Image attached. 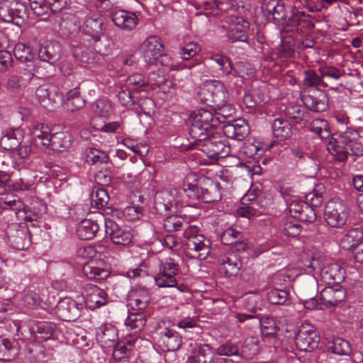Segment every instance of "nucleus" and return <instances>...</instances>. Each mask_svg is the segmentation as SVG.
Wrapping results in <instances>:
<instances>
[{
  "label": "nucleus",
  "mask_w": 363,
  "mask_h": 363,
  "mask_svg": "<svg viewBox=\"0 0 363 363\" xmlns=\"http://www.w3.org/2000/svg\"><path fill=\"white\" fill-rule=\"evenodd\" d=\"M220 184L210 178L188 174L183 182V191L192 201L205 203L216 202L221 199Z\"/></svg>",
  "instance_id": "f257e3e1"
},
{
  "label": "nucleus",
  "mask_w": 363,
  "mask_h": 363,
  "mask_svg": "<svg viewBox=\"0 0 363 363\" xmlns=\"http://www.w3.org/2000/svg\"><path fill=\"white\" fill-rule=\"evenodd\" d=\"M332 136L328 143V150L338 162H345L349 155H363V145L359 141L357 130L347 128L343 133Z\"/></svg>",
  "instance_id": "f03ea898"
},
{
  "label": "nucleus",
  "mask_w": 363,
  "mask_h": 363,
  "mask_svg": "<svg viewBox=\"0 0 363 363\" xmlns=\"http://www.w3.org/2000/svg\"><path fill=\"white\" fill-rule=\"evenodd\" d=\"M184 250L186 256L191 259H206L210 255L211 242L201 234H196L193 229L184 233Z\"/></svg>",
  "instance_id": "7ed1b4c3"
},
{
  "label": "nucleus",
  "mask_w": 363,
  "mask_h": 363,
  "mask_svg": "<svg viewBox=\"0 0 363 363\" xmlns=\"http://www.w3.org/2000/svg\"><path fill=\"white\" fill-rule=\"evenodd\" d=\"M210 60L218 65L219 74L221 77H225V82L229 89L240 86L244 83L245 77L240 69L242 62L233 67L229 57L218 53L211 55Z\"/></svg>",
  "instance_id": "20e7f679"
},
{
  "label": "nucleus",
  "mask_w": 363,
  "mask_h": 363,
  "mask_svg": "<svg viewBox=\"0 0 363 363\" xmlns=\"http://www.w3.org/2000/svg\"><path fill=\"white\" fill-rule=\"evenodd\" d=\"M196 148L202 151L208 158L218 160L227 157L230 153V145L225 136L217 130L200 143Z\"/></svg>",
  "instance_id": "39448f33"
},
{
  "label": "nucleus",
  "mask_w": 363,
  "mask_h": 363,
  "mask_svg": "<svg viewBox=\"0 0 363 363\" xmlns=\"http://www.w3.org/2000/svg\"><path fill=\"white\" fill-rule=\"evenodd\" d=\"M349 215L347 205L340 199L330 200L325 206L324 216L328 225L341 228L346 223Z\"/></svg>",
  "instance_id": "423d86ee"
},
{
  "label": "nucleus",
  "mask_w": 363,
  "mask_h": 363,
  "mask_svg": "<svg viewBox=\"0 0 363 363\" xmlns=\"http://www.w3.org/2000/svg\"><path fill=\"white\" fill-rule=\"evenodd\" d=\"M179 272V265L173 259L161 260L158 265V272L154 277L155 284L160 288L177 287L176 276Z\"/></svg>",
  "instance_id": "0eeeda50"
},
{
  "label": "nucleus",
  "mask_w": 363,
  "mask_h": 363,
  "mask_svg": "<svg viewBox=\"0 0 363 363\" xmlns=\"http://www.w3.org/2000/svg\"><path fill=\"white\" fill-rule=\"evenodd\" d=\"M28 17L27 6L19 0H4L0 4V18L5 22L21 26Z\"/></svg>",
  "instance_id": "6e6552de"
},
{
  "label": "nucleus",
  "mask_w": 363,
  "mask_h": 363,
  "mask_svg": "<svg viewBox=\"0 0 363 363\" xmlns=\"http://www.w3.org/2000/svg\"><path fill=\"white\" fill-rule=\"evenodd\" d=\"M6 235L11 247L15 250H26L31 244L30 233L27 224L24 223L9 225Z\"/></svg>",
  "instance_id": "1a4fd4ad"
},
{
  "label": "nucleus",
  "mask_w": 363,
  "mask_h": 363,
  "mask_svg": "<svg viewBox=\"0 0 363 363\" xmlns=\"http://www.w3.org/2000/svg\"><path fill=\"white\" fill-rule=\"evenodd\" d=\"M104 223L106 235L114 245L128 246L132 242L133 234L128 227L111 219L105 220Z\"/></svg>",
  "instance_id": "9d476101"
},
{
  "label": "nucleus",
  "mask_w": 363,
  "mask_h": 363,
  "mask_svg": "<svg viewBox=\"0 0 363 363\" xmlns=\"http://www.w3.org/2000/svg\"><path fill=\"white\" fill-rule=\"evenodd\" d=\"M262 14L275 24L281 25L286 17L284 3L281 0H262L260 6Z\"/></svg>",
  "instance_id": "9b49d317"
},
{
  "label": "nucleus",
  "mask_w": 363,
  "mask_h": 363,
  "mask_svg": "<svg viewBox=\"0 0 363 363\" xmlns=\"http://www.w3.org/2000/svg\"><path fill=\"white\" fill-rule=\"evenodd\" d=\"M138 50L144 61L148 65H152L162 56L163 45L157 36L152 35L143 41Z\"/></svg>",
  "instance_id": "f8f14e48"
},
{
  "label": "nucleus",
  "mask_w": 363,
  "mask_h": 363,
  "mask_svg": "<svg viewBox=\"0 0 363 363\" xmlns=\"http://www.w3.org/2000/svg\"><path fill=\"white\" fill-rule=\"evenodd\" d=\"M13 53L16 58L22 65L23 69L32 74L39 73L40 67L36 65V60L30 47L24 43H17L13 49Z\"/></svg>",
  "instance_id": "ddd939ff"
},
{
  "label": "nucleus",
  "mask_w": 363,
  "mask_h": 363,
  "mask_svg": "<svg viewBox=\"0 0 363 363\" xmlns=\"http://www.w3.org/2000/svg\"><path fill=\"white\" fill-rule=\"evenodd\" d=\"M82 304L71 298L61 299L56 306V314L63 321H74L81 315Z\"/></svg>",
  "instance_id": "4468645a"
},
{
  "label": "nucleus",
  "mask_w": 363,
  "mask_h": 363,
  "mask_svg": "<svg viewBox=\"0 0 363 363\" xmlns=\"http://www.w3.org/2000/svg\"><path fill=\"white\" fill-rule=\"evenodd\" d=\"M347 296L345 289L340 285H327L320 294L321 304L332 308L342 303Z\"/></svg>",
  "instance_id": "2eb2a0df"
},
{
  "label": "nucleus",
  "mask_w": 363,
  "mask_h": 363,
  "mask_svg": "<svg viewBox=\"0 0 363 363\" xmlns=\"http://www.w3.org/2000/svg\"><path fill=\"white\" fill-rule=\"evenodd\" d=\"M301 101L310 111L313 112L324 111L328 106L327 94L320 89H313L303 94Z\"/></svg>",
  "instance_id": "dca6fc26"
},
{
  "label": "nucleus",
  "mask_w": 363,
  "mask_h": 363,
  "mask_svg": "<svg viewBox=\"0 0 363 363\" xmlns=\"http://www.w3.org/2000/svg\"><path fill=\"white\" fill-rule=\"evenodd\" d=\"M82 295L86 306L91 310L98 308L107 303L106 293L96 285L86 284L83 288Z\"/></svg>",
  "instance_id": "f3484780"
},
{
  "label": "nucleus",
  "mask_w": 363,
  "mask_h": 363,
  "mask_svg": "<svg viewBox=\"0 0 363 363\" xmlns=\"http://www.w3.org/2000/svg\"><path fill=\"white\" fill-rule=\"evenodd\" d=\"M30 330L36 340H60L61 339L60 326L57 327L52 323H37L30 328Z\"/></svg>",
  "instance_id": "a211bd4d"
},
{
  "label": "nucleus",
  "mask_w": 363,
  "mask_h": 363,
  "mask_svg": "<svg viewBox=\"0 0 363 363\" xmlns=\"http://www.w3.org/2000/svg\"><path fill=\"white\" fill-rule=\"evenodd\" d=\"M180 202V192L175 188L164 189L156 194L155 208L158 211H170Z\"/></svg>",
  "instance_id": "6ab92c4d"
},
{
  "label": "nucleus",
  "mask_w": 363,
  "mask_h": 363,
  "mask_svg": "<svg viewBox=\"0 0 363 363\" xmlns=\"http://www.w3.org/2000/svg\"><path fill=\"white\" fill-rule=\"evenodd\" d=\"M289 209L291 216L301 222L312 223L316 218L314 208L307 202L292 201L289 206Z\"/></svg>",
  "instance_id": "aec40b11"
},
{
  "label": "nucleus",
  "mask_w": 363,
  "mask_h": 363,
  "mask_svg": "<svg viewBox=\"0 0 363 363\" xmlns=\"http://www.w3.org/2000/svg\"><path fill=\"white\" fill-rule=\"evenodd\" d=\"M218 262L220 273L225 276H235L242 267L240 257L234 252L220 256Z\"/></svg>",
  "instance_id": "412c9836"
},
{
  "label": "nucleus",
  "mask_w": 363,
  "mask_h": 363,
  "mask_svg": "<svg viewBox=\"0 0 363 363\" xmlns=\"http://www.w3.org/2000/svg\"><path fill=\"white\" fill-rule=\"evenodd\" d=\"M104 18L98 13H90L85 17L82 28L84 33L97 40L104 30Z\"/></svg>",
  "instance_id": "4be33fe9"
},
{
  "label": "nucleus",
  "mask_w": 363,
  "mask_h": 363,
  "mask_svg": "<svg viewBox=\"0 0 363 363\" xmlns=\"http://www.w3.org/2000/svg\"><path fill=\"white\" fill-rule=\"evenodd\" d=\"M223 131L226 137L241 141L248 135L250 128L245 120L238 118L225 124Z\"/></svg>",
  "instance_id": "5701e85b"
},
{
  "label": "nucleus",
  "mask_w": 363,
  "mask_h": 363,
  "mask_svg": "<svg viewBox=\"0 0 363 363\" xmlns=\"http://www.w3.org/2000/svg\"><path fill=\"white\" fill-rule=\"evenodd\" d=\"M345 269L337 263L328 264L320 272L321 279L326 285H340L345 279Z\"/></svg>",
  "instance_id": "b1692460"
},
{
  "label": "nucleus",
  "mask_w": 363,
  "mask_h": 363,
  "mask_svg": "<svg viewBox=\"0 0 363 363\" xmlns=\"http://www.w3.org/2000/svg\"><path fill=\"white\" fill-rule=\"evenodd\" d=\"M149 291L143 287H136L128 296V306L133 311H143L150 303Z\"/></svg>",
  "instance_id": "393cba45"
},
{
  "label": "nucleus",
  "mask_w": 363,
  "mask_h": 363,
  "mask_svg": "<svg viewBox=\"0 0 363 363\" xmlns=\"http://www.w3.org/2000/svg\"><path fill=\"white\" fill-rule=\"evenodd\" d=\"M250 28L248 21L242 17H237L235 24L232 25L227 33V37L231 43L237 41L245 42L248 38L247 32Z\"/></svg>",
  "instance_id": "a878e982"
},
{
  "label": "nucleus",
  "mask_w": 363,
  "mask_h": 363,
  "mask_svg": "<svg viewBox=\"0 0 363 363\" xmlns=\"http://www.w3.org/2000/svg\"><path fill=\"white\" fill-rule=\"evenodd\" d=\"M111 18L114 24L123 29L132 30L138 23L136 15L133 12H128L123 9L113 11Z\"/></svg>",
  "instance_id": "bb28decb"
},
{
  "label": "nucleus",
  "mask_w": 363,
  "mask_h": 363,
  "mask_svg": "<svg viewBox=\"0 0 363 363\" xmlns=\"http://www.w3.org/2000/svg\"><path fill=\"white\" fill-rule=\"evenodd\" d=\"M216 130V128L190 123L189 135L193 140L191 142L190 147H197L200 145V143H202L208 138L214 134Z\"/></svg>",
  "instance_id": "cd10ccee"
},
{
  "label": "nucleus",
  "mask_w": 363,
  "mask_h": 363,
  "mask_svg": "<svg viewBox=\"0 0 363 363\" xmlns=\"http://www.w3.org/2000/svg\"><path fill=\"white\" fill-rule=\"evenodd\" d=\"M61 55V47L56 42H46L39 48V58L50 64H54L57 62Z\"/></svg>",
  "instance_id": "c85d7f7f"
},
{
  "label": "nucleus",
  "mask_w": 363,
  "mask_h": 363,
  "mask_svg": "<svg viewBox=\"0 0 363 363\" xmlns=\"http://www.w3.org/2000/svg\"><path fill=\"white\" fill-rule=\"evenodd\" d=\"M189 121L192 123L217 129L219 118L215 117L210 111L199 109L191 113Z\"/></svg>",
  "instance_id": "c756f323"
},
{
  "label": "nucleus",
  "mask_w": 363,
  "mask_h": 363,
  "mask_svg": "<svg viewBox=\"0 0 363 363\" xmlns=\"http://www.w3.org/2000/svg\"><path fill=\"white\" fill-rule=\"evenodd\" d=\"M59 27L62 34L66 36L76 33L82 28L79 18L73 13H64Z\"/></svg>",
  "instance_id": "7c9ffc66"
},
{
  "label": "nucleus",
  "mask_w": 363,
  "mask_h": 363,
  "mask_svg": "<svg viewBox=\"0 0 363 363\" xmlns=\"http://www.w3.org/2000/svg\"><path fill=\"white\" fill-rule=\"evenodd\" d=\"M208 84L212 90L213 106H220L225 104L228 98V92L225 82L220 80H211L208 81Z\"/></svg>",
  "instance_id": "2f4dec72"
},
{
  "label": "nucleus",
  "mask_w": 363,
  "mask_h": 363,
  "mask_svg": "<svg viewBox=\"0 0 363 363\" xmlns=\"http://www.w3.org/2000/svg\"><path fill=\"white\" fill-rule=\"evenodd\" d=\"M363 242V230L360 228L350 229L340 239V245L345 250H351Z\"/></svg>",
  "instance_id": "473e14b6"
},
{
  "label": "nucleus",
  "mask_w": 363,
  "mask_h": 363,
  "mask_svg": "<svg viewBox=\"0 0 363 363\" xmlns=\"http://www.w3.org/2000/svg\"><path fill=\"white\" fill-rule=\"evenodd\" d=\"M147 86H151L153 89L159 87L164 93H170L172 89H174V82L165 77L162 72L152 71L149 74Z\"/></svg>",
  "instance_id": "72a5a7b5"
},
{
  "label": "nucleus",
  "mask_w": 363,
  "mask_h": 363,
  "mask_svg": "<svg viewBox=\"0 0 363 363\" xmlns=\"http://www.w3.org/2000/svg\"><path fill=\"white\" fill-rule=\"evenodd\" d=\"M86 101L81 96L80 89L77 86L70 89L66 95L65 108L67 111L75 112L82 109L85 106Z\"/></svg>",
  "instance_id": "f704fd0d"
},
{
  "label": "nucleus",
  "mask_w": 363,
  "mask_h": 363,
  "mask_svg": "<svg viewBox=\"0 0 363 363\" xmlns=\"http://www.w3.org/2000/svg\"><path fill=\"white\" fill-rule=\"evenodd\" d=\"M99 226L95 220L84 219L77 228V235L81 240H89L96 236Z\"/></svg>",
  "instance_id": "c9c22d12"
},
{
  "label": "nucleus",
  "mask_w": 363,
  "mask_h": 363,
  "mask_svg": "<svg viewBox=\"0 0 363 363\" xmlns=\"http://www.w3.org/2000/svg\"><path fill=\"white\" fill-rule=\"evenodd\" d=\"M274 137L279 140H285L292 135V125L288 120L279 118L274 120L272 125Z\"/></svg>",
  "instance_id": "e433bc0d"
},
{
  "label": "nucleus",
  "mask_w": 363,
  "mask_h": 363,
  "mask_svg": "<svg viewBox=\"0 0 363 363\" xmlns=\"http://www.w3.org/2000/svg\"><path fill=\"white\" fill-rule=\"evenodd\" d=\"M35 145L38 147H49L50 145V130L48 125L42 123L35 125L32 130Z\"/></svg>",
  "instance_id": "4c0bfd02"
},
{
  "label": "nucleus",
  "mask_w": 363,
  "mask_h": 363,
  "mask_svg": "<svg viewBox=\"0 0 363 363\" xmlns=\"http://www.w3.org/2000/svg\"><path fill=\"white\" fill-rule=\"evenodd\" d=\"M242 238V233L233 228H228L225 230L220 236V240L223 244L225 245L235 244L237 249L239 250H245L246 247V243L240 241Z\"/></svg>",
  "instance_id": "58836bf2"
},
{
  "label": "nucleus",
  "mask_w": 363,
  "mask_h": 363,
  "mask_svg": "<svg viewBox=\"0 0 363 363\" xmlns=\"http://www.w3.org/2000/svg\"><path fill=\"white\" fill-rule=\"evenodd\" d=\"M256 323L260 327L261 334L264 338H274L279 330L275 320L267 315L256 319Z\"/></svg>",
  "instance_id": "ea45409f"
},
{
  "label": "nucleus",
  "mask_w": 363,
  "mask_h": 363,
  "mask_svg": "<svg viewBox=\"0 0 363 363\" xmlns=\"http://www.w3.org/2000/svg\"><path fill=\"white\" fill-rule=\"evenodd\" d=\"M50 141L51 142L50 146L55 151L63 152L71 145L70 137L64 133H57L52 135Z\"/></svg>",
  "instance_id": "a19ab883"
},
{
  "label": "nucleus",
  "mask_w": 363,
  "mask_h": 363,
  "mask_svg": "<svg viewBox=\"0 0 363 363\" xmlns=\"http://www.w3.org/2000/svg\"><path fill=\"white\" fill-rule=\"evenodd\" d=\"M61 339L67 340H84L86 331L78 325H71L70 326L60 327Z\"/></svg>",
  "instance_id": "79ce46f5"
},
{
  "label": "nucleus",
  "mask_w": 363,
  "mask_h": 363,
  "mask_svg": "<svg viewBox=\"0 0 363 363\" xmlns=\"http://www.w3.org/2000/svg\"><path fill=\"white\" fill-rule=\"evenodd\" d=\"M83 273L89 279L103 280L108 277L107 270L100 268L94 262L86 264L83 267Z\"/></svg>",
  "instance_id": "37998d69"
},
{
  "label": "nucleus",
  "mask_w": 363,
  "mask_h": 363,
  "mask_svg": "<svg viewBox=\"0 0 363 363\" xmlns=\"http://www.w3.org/2000/svg\"><path fill=\"white\" fill-rule=\"evenodd\" d=\"M90 199L92 206L101 208L107 205L109 196L106 189L101 187H94L91 192Z\"/></svg>",
  "instance_id": "c03bdc74"
},
{
  "label": "nucleus",
  "mask_w": 363,
  "mask_h": 363,
  "mask_svg": "<svg viewBox=\"0 0 363 363\" xmlns=\"http://www.w3.org/2000/svg\"><path fill=\"white\" fill-rule=\"evenodd\" d=\"M96 340H117L118 330L111 324H104L96 330Z\"/></svg>",
  "instance_id": "a18cd8bd"
},
{
  "label": "nucleus",
  "mask_w": 363,
  "mask_h": 363,
  "mask_svg": "<svg viewBox=\"0 0 363 363\" xmlns=\"http://www.w3.org/2000/svg\"><path fill=\"white\" fill-rule=\"evenodd\" d=\"M108 160V154L96 148H88L85 151V161L89 164L106 163Z\"/></svg>",
  "instance_id": "49530a36"
},
{
  "label": "nucleus",
  "mask_w": 363,
  "mask_h": 363,
  "mask_svg": "<svg viewBox=\"0 0 363 363\" xmlns=\"http://www.w3.org/2000/svg\"><path fill=\"white\" fill-rule=\"evenodd\" d=\"M190 347H194L193 344H190ZM211 352V348L207 344L194 343V355L188 358L186 363H207L205 357L207 355V352Z\"/></svg>",
  "instance_id": "de8ad7c7"
},
{
  "label": "nucleus",
  "mask_w": 363,
  "mask_h": 363,
  "mask_svg": "<svg viewBox=\"0 0 363 363\" xmlns=\"http://www.w3.org/2000/svg\"><path fill=\"white\" fill-rule=\"evenodd\" d=\"M146 319L143 313L136 311V312H129V314L125 321V325L130 327V329H137L140 330L145 325Z\"/></svg>",
  "instance_id": "09e8293b"
},
{
  "label": "nucleus",
  "mask_w": 363,
  "mask_h": 363,
  "mask_svg": "<svg viewBox=\"0 0 363 363\" xmlns=\"http://www.w3.org/2000/svg\"><path fill=\"white\" fill-rule=\"evenodd\" d=\"M126 85L130 91H142L145 90L147 82L142 74L135 73L127 78Z\"/></svg>",
  "instance_id": "8fccbe9b"
},
{
  "label": "nucleus",
  "mask_w": 363,
  "mask_h": 363,
  "mask_svg": "<svg viewBox=\"0 0 363 363\" xmlns=\"http://www.w3.org/2000/svg\"><path fill=\"white\" fill-rule=\"evenodd\" d=\"M303 85L306 87H313L322 85L327 86L323 80L321 79V75L319 76L313 69L304 70L303 72Z\"/></svg>",
  "instance_id": "3c124183"
},
{
  "label": "nucleus",
  "mask_w": 363,
  "mask_h": 363,
  "mask_svg": "<svg viewBox=\"0 0 363 363\" xmlns=\"http://www.w3.org/2000/svg\"><path fill=\"white\" fill-rule=\"evenodd\" d=\"M111 109V104L105 99H97L91 104L92 113L96 117H107Z\"/></svg>",
  "instance_id": "603ef678"
},
{
  "label": "nucleus",
  "mask_w": 363,
  "mask_h": 363,
  "mask_svg": "<svg viewBox=\"0 0 363 363\" xmlns=\"http://www.w3.org/2000/svg\"><path fill=\"white\" fill-rule=\"evenodd\" d=\"M267 299L274 305L286 304L289 299V293L286 290L273 289L267 293Z\"/></svg>",
  "instance_id": "864d4df0"
},
{
  "label": "nucleus",
  "mask_w": 363,
  "mask_h": 363,
  "mask_svg": "<svg viewBox=\"0 0 363 363\" xmlns=\"http://www.w3.org/2000/svg\"><path fill=\"white\" fill-rule=\"evenodd\" d=\"M317 337L318 333L314 326L309 323H303L298 329L296 340H314Z\"/></svg>",
  "instance_id": "5fc2aeb1"
},
{
  "label": "nucleus",
  "mask_w": 363,
  "mask_h": 363,
  "mask_svg": "<svg viewBox=\"0 0 363 363\" xmlns=\"http://www.w3.org/2000/svg\"><path fill=\"white\" fill-rule=\"evenodd\" d=\"M184 223V219L178 215H171L164 220V228L168 232L181 230Z\"/></svg>",
  "instance_id": "6e6d98bb"
},
{
  "label": "nucleus",
  "mask_w": 363,
  "mask_h": 363,
  "mask_svg": "<svg viewBox=\"0 0 363 363\" xmlns=\"http://www.w3.org/2000/svg\"><path fill=\"white\" fill-rule=\"evenodd\" d=\"M15 342H0V359L10 360L18 354V348Z\"/></svg>",
  "instance_id": "4d7b16f0"
},
{
  "label": "nucleus",
  "mask_w": 363,
  "mask_h": 363,
  "mask_svg": "<svg viewBox=\"0 0 363 363\" xmlns=\"http://www.w3.org/2000/svg\"><path fill=\"white\" fill-rule=\"evenodd\" d=\"M23 208V203L20 199L14 196H7L4 200L1 199L0 202V208L11 209L18 213V211Z\"/></svg>",
  "instance_id": "13d9d810"
},
{
  "label": "nucleus",
  "mask_w": 363,
  "mask_h": 363,
  "mask_svg": "<svg viewBox=\"0 0 363 363\" xmlns=\"http://www.w3.org/2000/svg\"><path fill=\"white\" fill-rule=\"evenodd\" d=\"M331 345L328 346V350L338 355H350L352 346L350 342H329Z\"/></svg>",
  "instance_id": "bf43d9fd"
},
{
  "label": "nucleus",
  "mask_w": 363,
  "mask_h": 363,
  "mask_svg": "<svg viewBox=\"0 0 363 363\" xmlns=\"http://www.w3.org/2000/svg\"><path fill=\"white\" fill-rule=\"evenodd\" d=\"M201 46L194 42L186 43L182 48L180 55L184 60H188L199 54L201 51Z\"/></svg>",
  "instance_id": "052dcab7"
},
{
  "label": "nucleus",
  "mask_w": 363,
  "mask_h": 363,
  "mask_svg": "<svg viewBox=\"0 0 363 363\" xmlns=\"http://www.w3.org/2000/svg\"><path fill=\"white\" fill-rule=\"evenodd\" d=\"M1 145L4 149L14 150L20 146L21 142L16 138L15 133L11 132L1 138Z\"/></svg>",
  "instance_id": "680f3d73"
},
{
  "label": "nucleus",
  "mask_w": 363,
  "mask_h": 363,
  "mask_svg": "<svg viewBox=\"0 0 363 363\" xmlns=\"http://www.w3.org/2000/svg\"><path fill=\"white\" fill-rule=\"evenodd\" d=\"M212 90L210 89L208 81L206 82L202 86L199 88L198 94L200 99L209 106H213Z\"/></svg>",
  "instance_id": "e2e57ef3"
},
{
  "label": "nucleus",
  "mask_w": 363,
  "mask_h": 363,
  "mask_svg": "<svg viewBox=\"0 0 363 363\" xmlns=\"http://www.w3.org/2000/svg\"><path fill=\"white\" fill-rule=\"evenodd\" d=\"M30 6L34 13L37 16H43L49 11L48 3L45 0H29Z\"/></svg>",
  "instance_id": "0e129e2a"
},
{
  "label": "nucleus",
  "mask_w": 363,
  "mask_h": 363,
  "mask_svg": "<svg viewBox=\"0 0 363 363\" xmlns=\"http://www.w3.org/2000/svg\"><path fill=\"white\" fill-rule=\"evenodd\" d=\"M219 355L232 356L238 354V347L233 342H224L218 348Z\"/></svg>",
  "instance_id": "69168bd1"
},
{
  "label": "nucleus",
  "mask_w": 363,
  "mask_h": 363,
  "mask_svg": "<svg viewBox=\"0 0 363 363\" xmlns=\"http://www.w3.org/2000/svg\"><path fill=\"white\" fill-rule=\"evenodd\" d=\"M301 225L293 221L286 220L283 225V231L284 234L289 237H296L301 233Z\"/></svg>",
  "instance_id": "338daca9"
},
{
  "label": "nucleus",
  "mask_w": 363,
  "mask_h": 363,
  "mask_svg": "<svg viewBox=\"0 0 363 363\" xmlns=\"http://www.w3.org/2000/svg\"><path fill=\"white\" fill-rule=\"evenodd\" d=\"M113 178V174L110 169H104L99 170L95 174L96 182L102 186H106L111 184Z\"/></svg>",
  "instance_id": "774afa93"
}]
</instances>
